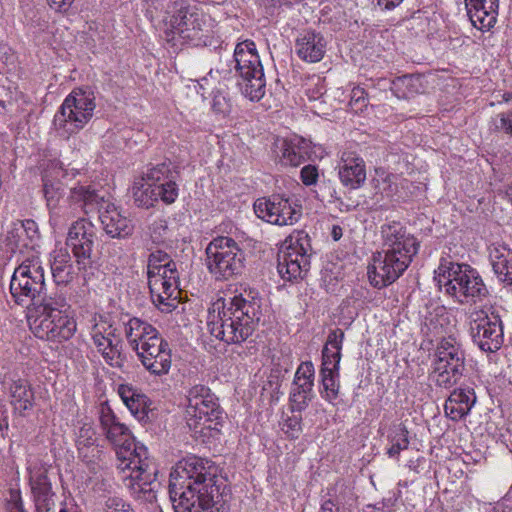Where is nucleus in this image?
I'll return each instance as SVG.
<instances>
[{"mask_svg":"<svg viewBox=\"0 0 512 512\" xmlns=\"http://www.w3.org/2000/svg\"><path fill=\"white\" fill-rule=\"evenodd\" d=\"M363 94H364V91L362 89H360V88L354 89L353 95L351 97V103L352 102H355V103L361 102L362 105H365V98L363 97Z\"/></svg>","mask_w":512,"mask_h":512,"instance_id":"5fc2aeb1","label":"nucleus"},{"mask_svg":"<svg viewBox=\"0 0 512 512\" xmlns=\"http://www.w3.org/2000/svg\"><path fill=\"white\" fill-rule=\"evenodd\" d=\"M344 337V331L340 328L329 332L326 344L322 350L321 368H330L334 371L340 370L341 350Z\"/></svg>","mask_w":512,"mask_h":512,"instance_id":"473e14b6","label":"nucleus"},{"mask_svg":"<svg viewBox=\"0 0 512 512\" xmlns=\"http://www.w3.org/2000/svg\"><path fill=\"white\" fill-rule=\"evenodd\" d=\"M96 98L92 91L80 88L69 93L54 117V125L63 134L72 135L82 130L94 115Z\"/></svg>","mask_w":512,"mask_h":512,"instance_id":"9b49d317","label":"nucleus"},{"mask_svg":"<svg viewBox=\"0 0 512 512\" xmlns=\"http://www.w3.org/2000/svg\"><path fill=\"white\" fill-rule=\"evenodd\" d=\"M6 242L12 252L18 251L27 256L35 253L39 256L37 248L40 242V233L37 223L32 219H26L13 224L7 231Z\"/></svg>","mask_w":512,"mask_h":512,"instance_id":"412c9836","label":"nucleus"},{"mask_svg":"<svg viewBox=\"0 0 512 512\" xmlns=\"http://www.w3.org/2000/svg\"><path fill=\"white\" fill-rule=\"evenodd\" d=\"M157 201L161 200L167 205L173 204L179 195L176 176L156 186Z\"/></svg>","mask_w":512,"mask_h":512,"instance_id":"c03bdc74","label":"nucleus"},{"mask_svg":"<svg viewBox=\"0 0 512 512\" xmlns=\"http://www.w3.org/2000/svg\"><path fill=\"white\" fill-rule=\"evenodd\" d=\"M212 109L216 113L227 114L230 112L231 104L230 100L224 95V93L217 91L213 95Z\"/></svg>","mask_w":512,"mask_h":512,"instance_id":"09e8293b","label":"nucleus"},{"mask_svg":"<svg viewBox=\"0 0 512 512\" xmlns=\"http://www.w3.org/2000/svg\"><path fill=\"white\" fill-rule=\"evenodd\" d=\"M377 5L383 10H392L399 6L403 0H375Z\"/></svg>","mask_w":512,"mask_h":512,"instance_id":"864d4df0","label":"nucleus"},{"mask_svg":"<svg viewBox=\"0 0 512 512\" xmlns=\"http://www.w3.org/2000/svg\"><path fill=\"white\" fill-rule=\"evenodd\" d=\"M147 276L153 303L163 311H171L179 294L176 262L163 250L152 251L147 260Z\"/></svg>","mask_w":512,"mask_h":512,"instance_id":"0eeeda50","label":"nucleus"},{"mask_svg":"<svg viewBox=\"0 0 512 512\" xmlns=\"http://www.w3.org/2000/svg\"><path fill=\"white\" fill-rule=\"evenodd\" d=\"M158 333L151 324L136 317L130 318L125 324V336L133 351L139 350L140 344L148 341L149 336H156Z\"/></svg>","mask_w":512,"mask_h":512,"instance_id":"f704fd0d","label":"nucleus"},{"mask_svg":"<svg viewBox=\"0 0 512 512\" xmlns=\"http://www.w3.org/2000/svg\"><path fill=\"white\" fill-rule=\"evenodd\" d=\"M253 207L258 218L279 226L293 225L302 215L301 205L284 194L259 198Z\"/></svg>","mask_w":512,"mask_h":512,"instance_id":"a211bd4d","label":"nucleus"},{"mask_svg":"<svg viewBox=\"0 0 512 512\" xmlns=\"http://www.w3.org/2000/svg\"><path fill=\"white\" fill-rule=\"evenodd\" d=\"M118 395L130 412L141 420L151 410L150 406L152 403L150 399L130 384H120L118 386Z\"/></svg>","mask_w":512,"mask_h":512,"instance_id":"2f4dec72","label":"nucleus"},{"mask_svg":"<svg viewBox=\"0 0 512 512\" xmlns=\"http://www.w3.org/2000/svg\"><path fill=\"white\" fill-rule=\"evenodd\" d=\"M51 272L57 284H68L73 279V265L66 251L59 250L51 262Z\"/></svg>","mask_w":512,"mask_h":512,"instance_id":"4c0bfd02","label":"nucleus"},{"mask_svg":"<svg viewBox=\"0 0 512 512\" xmlns=\"http://www.w3.org/2000/svg\"><path fill=\"white\" fill-rule=\"evenodd\" d=\"M185 411L186 423L191 430L204 433V430H218L222 410L218 399L210 388L195 385L189 389Z\"/></svg>","mask_w":512,"mask_h":512,"instance_id":"f8f14e48","label":"nucleus"},{"mask_svg":"<svg viewBox=\"0 0 512 512\" xmlns=\"http://www.w3.org/2000/svg\"><path fill=\"white\" fill-rule=\"evenodd\" d=\"M434 279L440 289L461 304L481 302L489 295L478 271L468 264L442 258Z\"/></svg>","mask_w":512,"mask_h":512,"instance_id":"423d86ee","label":"nucleus"},{"mask_svg":"<svg viewBox=\"0 0 512 512\" xmlns=\"http://www.w3.org/2000/svg\"><path fill=\"white\" fill-rule=\"evenodd\" d=\"M175 169L176 166L170 160H165L161 163L149 164L141 177L156 187L158 184L175 177L177 173Z\"/></svg>","mask_w":512,"mask_h":512,"instance_id":"ea45409f","label":"nucleus"},{"mask_svg":"<svg viewBox=\"0 0 512 512\" xmlns=\"http://www.w3.org/2000/svg\"><path fill=\"white\" fill-rule=\"evenodd\" d=\"M205 265L216 281H227L245 269V252L231 237L218 236L205 249Z\"/></svg>","mask_w":512,"mask_h":512,"instance_id":"9d476101","label":"nucleus"},{"mask_svg":"<svg viewBox=\"0 0 512 512\" xmlns=\"http://www.w3.org/2000/svg\"><path fill=\"white\" fill-rule=\"evenodd\" d=\"M465 353L454 338H443L437 345L432 377L437 386L451 388L462 378Z\"/></svg>","mask_w":512,"mask_h":512,"instance_id":"4468645a","label":"nucleus"},{"mask_svg":"<svg viewBox=\"0 0 512 512\" xmlns=\"http://www.w3.org/2000/svg\"><path fill=\"white\" fill-rule=\"evenodd\" d=\"M165 33L173 40L176 35L186 41L201 39L205 24L203 14L185 0H176L166 8L164 17Z\"/></svg>","mask_w":512,"mask_h":512,"instance_id":"2eb2a0df","label":"nucleus"},{"mask_svg":"<svg viewBox=\"0 0 512 512\" xmlns=\"http://www.w3.org/2000/svg\"><path fill=\"white\" fill-rule=\"evenodd\" d=\"M469 324L472 341L481 351L494 353L502 347L503 324L498 315L476 308L469 314Z\"/></svg>","mask_w":512,"mask_h":512,"instance_id":"f3484780","label":"nucleus"},{"mask_svg":"<svg viewBox=\"0 0 512 512\" xmlns=\"http://www.w3.org/2000/svg\"><path fill=\"white\" fill-rule=\"evenodd\" d=\"M300 177L306 186L314 185L318 180V170L313 165H306L301 169Z\"/></svg>","mask_w":512,"mask_h":512,"instance_id":"8fccbe9b","label":"nucleus"},{"mask_svg":"<svg viewBox=\"0 0 512 512\" xmlns=\"http://www.w3.org/2000/svg\"><path fill=\"white\" fill-rule=\"evenodd\" d=\"M29 485L36 512H50L55 507L52 484L48 478V469L44 465L28 469Z\"/></svg>","mask_w":512,"mask_h":512,"instance_id":"b1692460","label":"nucleus"},{"mask_svg":"<svg viewBox=\"0 0 512 512\" xmlns=\"http://www.w3.org/2000/svg\"><path fill=\"white\" fill-rule=\"evenodd\" d=\"M476 403V395L472 388H457L447 398L444 411L448 418L459 421L465 418Z\"/></svg>","mask_w":512,"mask_h":512,"instance_id":"c756f323","label":"nucleus"},{"mask_svg":"<svg viewBox=\"0 0 512 512\" xmlns=\"http://www.w3.org/2000/svg\"><path fill=\"white\" fill-rule=\"evenodd\" d=\"M151 241L156 245L164 244L168 234V224L165 219L155 220L149 227Z\"/></svg>","mask_w":512,"mask_h":512,"instance_id":"a18cd8bd","label":"nucleus"},{"mask_svg":"<svg viewBox=\"0 0 512 512\" xmlns=\"http://www.w3.org/2000/svg\"><path fill=\"white\" fill-rule=\"evenodd\" d=\"M28 320L33 334L42 340L61 343L76 332L74 312L62 293H51L46 302L31 308Z\"/></svg>","mask_w":512,"mask_h":512,"instance_id":"39448f33","label":"nucleus"},{"mask_svg":"<svg viewBox=\"0 0 512 512\" xmlns=\"http://www.w3.org/2000/svg\"><path fill=\"white\" fill-rule=\"evenodd\" d=\"M314 375V366L310 361L301 363L297 368L289 394L292 412L305 410L312 400Z\"/></svg>","mask_w":512,"mask_h":512,"instance_id":"4be33fe9","label":"nucleus"},{"mask_svg":"<svg viewBox=\"0 0 512 512\" xmlns=\"http://www.w3.org/2000/svg\"><path fill=\"white\" fill-rule=\"evenodd\" d=\"M341 183L351 189L359 188L366 180L364 160L354 151H344L338 164Z\"/></svg>","mask_w":512,"mask_h":512,"instance_id":"bb28decb","label":"nucleus"},{"mask_svg":"<svg viewBox=\"0 0 512 512\" xmlns=\"http://www.w3.org/2000/svg\"><path fill=\"white\" fill-rule=\"evenodd\" d=\"M218 311L209 310L207 330L226 344H242L256 330L262 317V300L255 289H243L217 301Z\"/></svg>","mask_w":512,"mask_h":512,"instance_id":"f03ea898","label":"nucleus"},{"mask_svg":"<svg viewBox=\"0 0 512 512\" xmlns=\"http://www.w3.org/2000/svg\"><path fill=\"white\" fill-rule=\"evenodd\" d=\"M232 62L242 95L250 101L262 99L266 81L255 43L248 39L239 42L235 46Z\"/></svg>","mask_w":512,"mask_h":512,"instance_id":"1a4fd4ad","label":"nucleus"},{"mask_svg":"<svg viewBox=\"0 0 512 512\" xmlns=\"http://www.w3.org/2000/svg\"><path fill=\"white\" fill-rule=\"evenodd\" d=\"M406 426L402 423L393 425L388 432L389 447L386 454L389 458H398L400 453L409 447V437Z\"/></svg>","mask_w":512,"mask_h":512,"instance_id":"58836bf2","label":"nucleus"},{"mask_svg":"<svg viewBox=\"0 0 512 512\" xmlns=\"http://www.w3.org/2000/svg\"><path fill=\"white\" fill-rule=\"evenodd\" d=\"M390 89L398 99L411 98L421 91V78L412 74L397 77L391 82Z\"/></svg>","mask_w":512,"mask_h":512,"instance_id":"e433bc0d","label":"nucleus"},{"mask_svg":"<svg viewBox=\"0 0 512 512\" xmlns=\"http://www.w3.org/2000/svg\"><path fill=\"white\" fill-rule=\"evenodd\" d=\"M59 512H68V510L64 507V508L60 509Z\"/></svg>","mask_w":512,"mask_h":512,"instance_id":"774afa93","label":"nucleus"},{"mask_svg":"<svg viewBox=\"0 0 512 512\" xmlns=\"http://www.w3.org/2000/svg\"><path fill=\"white\" fill-rule=\"evenodd\" d=\"M10 294L18 305L31 303L32 308L46 302L49 295L46 294L44 268L40 258L33 253L22 259L14 270L10 280Z\"/></svg>","mask_w":512,"mask_h":512,"instance_id":"6e6552de","label":"nucleus"},{"mask_svg":"<svg viewBox=\"0 0 512 512\" xmlns=\"http://www.w3.org/2000/svg\"><path fill=\"white\" fill-rule=\"evenodd\" d=\"M126 504L123 499L119 497H109L105 500L102 508L98 512H134L126 509ZM129 507V505H127Z\"/></svg>","mask_w":512,"mask_h":512,"instance_id":"de8ad7c7","label":"nucleus"},{"mask_svg":"<svg viewBox=\"0 0 512 512\" xmlns=\"http://www.w3.org/2000/svg\"><path fill=\"white\" fill-rule=\"evenodd\" d=\"M490 512H504V511H501V510H499V509L494 507V508L491 509Z\"/></svg>","mask_w":512,"mask_h":512,"instance_id":"e2e57ef3","label":"nucleus"},{"mask_svg":"<svg viewBox=\"0 0 512 512\" xmlns=\"http://www.w3.org/2000/svg\"><path fill=\"white\" fill-rule=\"evenodd\" d=\"M381 236L383 249L373 255L368 267L370 283L378 289L394 283L407 270L420 248L417 238L400 222L382 225Z\"/></svg>","mask_w":512,"mask_h":512,"instance_id":"20e7f679","label":"nucleus"},{"mask_svg":"<svg viewBox=\"0 0 512 512\" xmlns=\"http://www.w3.org/2000/svg\"><path fill=\"white\" fill-rule=\"evenodd\" d=\"M92 340L108 365L122 367V340L116 335V329L112 325H95L92 330Z\"/></svg>","mask_w":512,"mask_h":512,"instance_id":"5701e85b","label":"nucleus"},{"mask_svg":"<svg viewBox=\"0 0 512 512\" xmlns=\"http://www.w3.org/2000/svg\"><path fill=\"white\" fill-rule=\"evenodd\" d=\"M2 427H6V428H8V423H7V422H6V424H2V423H0V429H2Z\"/></svg>","mask_w":512,"mask_h":512,"instance_id":"0e129e2a","label":"nucleus"},{"mask_svg":"<svg viewBox=\"0 0 512 512\" xmlns=\"http://www.w3.org/2000/svg\"><path fill=\"white\" fill-rule=\"evenodd\" d=\"M467 15L479 30H490L497 21L499 0H465Z\"/></svg>","mask_w":512,"mask_h":512,"instance_id":"cd10ccee","label":"nucleus"},{"mask_svg":"<svg viewBox=\"0 0 512 512\" xmlns=\"http://www.w3.org/2000/svg\"><path fill=\"white\" fill-rule=\"evenodd\" d=\"M2 427H6V428H8V423H7V422H6V424H2V423H0V429H2Z\"/></svg>","mask_w":512,"mask_h":512,"instance_id":"69168bd1","label":"nucleus"},{"mask_svg":"<svg viewBox=\"0 0 512 512\" xmlns=\"http://www.w3.org/2000/svg\"><path fill=\"white\" fill-rule=\"evenodd\" d=\"M55 164L53 170H46L42 176L43 193L46 199V205L51 206L61 202L65 194V185L62 182L64 172L61 167L57 168Z\"/></svg>","mask_w":512,"mask_h":512,"instance_id":"72a5a7b5","label":"nucleus"},{"mask_svg":"<svg viewBox=\"0 0 512 512\" xmlns=\"http://www.w3.org/2000/svg\"><path fill=\"white\" fill-rule=\"evenodd\" d=\"M503 98L506 102L508 101H512V94L511 93H508V94H504L503 95Z\"/></svg>","mask_w":512,"mask_h":512,"instance_id":"052dcab7","label":"nucleus"},{"mask_svg":"<svg viewBox=\"0 0 512 512\" xmlns=\"http://www.w3.org/2000/svg\"><path fill=\"white\" fill-rule=\"evenodd\" d=\"M508 196L510 198V201L512 202V186L508 189Z\"/></svg>","mask_w":512,"mask_h":512,"instance_id":"680f3d73","label":"nucleus"},{"mask_svg":"<svg viewBox=\"0 0 512 512\" xmlns=\"http://www.w3.org/2000/svg\"><path fill=\"white\" fill-rule=\"evenodd\" d=\"M282 430L291 438H298L302 431L301 415H292L287 417L282 424Z\"/></svg>","mask_w":512,"mask_h":512,"instance_id":"49530a36","label":"nucleus"},{"mask_svg":"<svg viewBox=\"0 0 512 512\" xmlns=\"http://www.w3.org/2000/svg\"><path fill=\"white\" fill-rule=\"evenodd\" d=\"M10 403L13 412L19 416H26L31 411L35 395L30 382L26 379L13 380L9 387Z\"/></svg>","mask_w":512,"mask_h":512,"instance_id":"7c9ffc66","label":"nucleus"},{"mask_svg":"<svg viewBox=\"0 0 512 512\" xmlns=\"http://www.w3.org/2000/svg\"><path fill=\"white\" fill-rule=\"evenodd\" d=\"M2 427H6V428H8V423H7V422H6V424H2V423H0V429H2Z\"/></svg>","mask_w":512,"mask_h":512,"instance_id":"338daca9","label":"nucleus"},{"mask_svg":"<svg viewBox=\"0 0 512 512\" xmlns=\"http://www.w3.org/2000/svg\"><path fill=\"white\" fill-rule=\"evenodd\" d=\"M94 435V431L91 427H82L79 431V436H78V440H77V443H78V446H89L91 444H93L94 442V439L92 438V436Z\"/></svg>","mask_w":512,"mask_h":512,"instance_id":"3c124183","label":"nucleus"},{"mask_svg":"<svg viewBox=\"0 0 512 512\" xmlns=\"http://www.w3.org/2000/svg\"><path fill=\"white\" fill-rule=\"evenodd\" d=\"M147 340L140 344L139 350H135L139 361L151 375L168 374L172 364L169 343L159 333Z\"/></svg>","mask_w":512,"mask_h":512,"instance_id":"6ab92c4d","label":"nucleus"},{"mask_svg":"<svg viewBox=\"0 0 512 512\" xmlns=\"http://www.w3.org/2000/svg\"><path fill=\"white\" fill-rule=\"evenodd\" d=\"M494 273L499 280L512 284V251L506 247H496L490 253Z\"/></svg>","mask_w":512,"mask_h":512,"instance_id":"c9c22d12","label":"nucleus"},{"mask_svg":"<svg viewBox=\"0 0 512 512\" xmlns=\"http://www.w3.org/2000/svg\"><path fill=\"white\" fill-rule=\"evenodd\" d=\"M302 0H280V4L286 5V6H293L294 4H297L301 2Z\"/></svg>","mask_w":512,"mask_h":512,"instance_id":"bf43d9fd","label":"nucleus"},{"mask_svg":"<svg viewBox=\"0 0 512 512\" xmlns=\"http://www.w3.org/2000/svg\"><path fill=\"white\" fill-rule=\"evenodd\" d=\"M99 420L102 433L115 449L118 469L130 471L124 477L129 479L127 485L135 491H151L147 487L156 480V467L148 458L146 447L135 442L130 429L107 404L101 405Z\"/></svg>","mask_w":512,"mask_h":512,"instance_id":"7ed1b4c3","label":"nucleus"},{"mask_svg":"<svg viewBox=\"0 0 512 512\" xmlns=\"http://www.w3.org/2000/svg\"><path fill=\"white\" fill-rule=\"evenodd\" d=\"M276 146L279 148L278 156L283 165L298 167L310 159V142L302 137L281 140Z\"/></svg>","mask_w":512,"mask_h":512,"instance_id":"c85d7f7f","label":"nucleus"},{"mask_svg":"<svg viewBox=\"0 0 512 512\" xmlns=\"http://www.w3.org/2000/svg\"><path fill=\"white\" fill-rule=\"evenodd\" d=\"M327 41L325 37L314 30H305L295 40V53L304 62L317 63L325 55Z\"/></svg>","mask_w":512,"mask_h":512,"instance_id":"a878e982","label":"nucleus"},{"mask_svg":"<svg viewBox=\"0 0 512 512\" xmlns=\"http://www.w3.org/2000/svg\"><path fill=\"white\" fill-rule=\"evenodd\" d=\"M74 0H47L48 5L57 12H67Z\"/></svg>","mask_w":512,"mask_h":512,"instance_id":"603ef678","label":"nucleus"},{"mask_svg":"<svg viewBox=\"0 0 512 512\" xmlns=\"http://www.w3.org/2000/svg\"><path fill=\"white\" fill-rule=\"evenodd\" d=\"M321 390L322 397L329 402H333L339 396V370H331L330 368H321Z\"/></svg>","mask_w":512,"mask_h":512,"instance_id":"79ce46f5","label":"nucleus"},{"mask_svg":"<svg viewBox=\"0 0 512 512\" xmlns=\"http://www.w3.org/2000/svg\"><path fill=\"white\" fill-rule=\"evenodd\" d=\"M343 235V229L339 225H333L331 230V237L334 241H338L341 239Z\"/></svg>","mask_w":512,"mask_h":512,"instance_id":"4d7b16f0","label":"nucleus"},{"mask_svg":"<svg viewBox=\"0 0 512 512\" xmlns=\"http://www.w3.org/2000/svg\"><path fill=\"white\" fill-rule=\"evenodd\" d=\"M491 132L512 137V109L495 114L488 123Z\"/></svg>","mask_w":512,"mask_h":512,"instance_id":"37998d69","label":"nucleus"},{"mask_svg":"<svg viewBox=\"0 0 512 512\" xmlns=\"http://www.w3.org/2000/svg\"><path fill=\"white\" fill-rule=\"evenodd\" d=\"M95 238V227L85 218L77 219L69 228L66 245L73 253L79 269H86L91 264Z\"/></svg>","mask_w":512,"mask_h":512,"instance_id":"aec40b11","label":"nucleus"},{"mask_svg":"<svg viewBox=\"0 0 512 512\" xmlns=\"http://www.w3.org/2000/svg\"><path fill=\"white\" fill-rule=\"evenodd\" d=\"M13 497V501H14V508L16 509L17 512H27L24 508V504H23V501L21 499V496H20V493L17 492L15 493Z\"/></svg>","mask_w":512,"mask_h":512,"instance_id":"6e6d98bb","label":"nucleus"},{"mask_svg":"<svg viewBox=\"0 0 512 512\" xmlns=\"http://www.w3.org/2000/svg\"><path fill=\"white\" fill-rule=\"evenodd\" d=\"M132 194L138 207L150 208L157 202L156 187L146 182L143 177L135 179Z\"/></svg>","mask_w":512,"mask_h":512,"instance_id":"a19ab883","label":"nucleus"},{"mask_svg":"<svg viewBox=\"0 0 512 512\" xmlns=\"http://www.w3.org/2000/svg\"><path fill=\"white\" fill-rule=\"evenodd\" d=\"M99 220L107 235L112 238H126L133 233L134 226L130 219L122 215L118 208L103 198V203L95 208Z\"/></svg>","mask_w":512,"mask_h":512,"instance_id":"393cba45","label":"nucleus"},{"mask_svg":"<svg viewBox=\"0 0 512 512\" xmlns=\"http://www.w3.org/2000/svg\"><path fill=\"white\" fill-rule=\"evenodd\" d=\"M311 244L307 234L290 237L289 245L278 257V272L287 281L303 279L310 269Z\"/></svg>","mask_w":512,"mask_h":512,"instance_id":"dca6fc26","label":"nucleus"},{"mask_svg":"<svg viewBox=\"0 0 512 512\" xmlns=\"http://www.w3.org/2000/svg\"><path fill=\"white\" fill-rule=\"evenodd\" d=\"M103 203V196L90 185H77L70 189V194L62 203L48 206L49 223L54 229H60L74 218H82L81 214L95 211Z\"/></svg>","mask_w":512,"mask_h":512,"instance_id":"ddd939ff","label":"nucleus"},{"mask_svg":"<svg viewBox=\"0 0 512 512\" xmlns=\"http://www.w3.org/2000/svg\"><path fill=\"white\" fill-rule=\"evenodd\" d=\"M207 459L189 456L170 474L169 495L175 512H229L228 495Z\"/></svg>","mask_w":512,"mask_h":512,"instance_id":"f257e3e1","label":"nucleus"},{"mask_svg":"<svg viewBox=\"0 0 512 512\" xmlns=\"http://www.w3.org/2000/svg\"><path fill=\"white\" fill-rule=\"evenodd\" d=\"M320 512H337V509L335 508V504L331 500H326L321 505Z\"/></svg>","mask_w":512,"mask_h":512,"instance_id":"13d9d810","label":"nucleus"}]
</instances>
